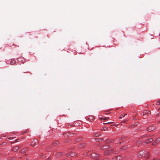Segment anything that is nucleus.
<instances>
[{"label":"nucleus","instance_id":"nucleus-1","mask_svg":"<svg viewBox=\"0 0 160 160\" xmlns=\"http://www.w3.org/2000/svg\"><path fill=\"white\" fill-rule=\"evenodd\" d=\"M118 151H115L111 149L106 151L104 152V154L105 155H107L111 153L116 154L118 153Z\"/></svg>","mask_w":160,"mask_h":160},{"label":"nucleus","instance_id":"nucleus-2","mask_svg":"<svg viewBox=\"0 0 160 160\" xmlns=\"http://www.w3.org/2000/svg\"><path fill=\"white\" fill-rule=\"evenodd\" d=\"M145 151H140L138 154V157L140 158L142 157H145Z\"/></svg>","mask_w":160,"mask_h":160},{"label":"nucleus","instance_id":"nucleus-3","mask_svg":"<svg viewBox=\"0 0 160 160\" xmlns=\"http://www.w3.org/2000/svg\"><path fill=\"white\" fill-rule=\"evenodd\" d=\"M38 143V140L36 139H34L33 141L32 142L31 145L32 146H35L37 145Z\"/></svg>","mask_w":160,"mask_h":160},{"label":"nucleus","instance_id":"nucleus-4","mask_svg":"<svg viewBox=\"0 0 160 160\" xmlns=\"http://www.w3.org/2000/svg\"><path fill=\"white\" fill-rule=\"evenodd\" d=\"M160 142V138H158L152 143V145H155Z\"/></svg>","mask_w":160,"mask_h":160},{"label":"nucleus","instance_id":"nucleus-5","mask_svg":"<svg viewBox=\"0 0 160 160\" xmlns=\"http://www.w3.org/2000/svg\"><path fill=\"white\" fill-rule=\"evenodd\" d=\"M155 129V127L154 126H150L147 129V130L149 132H150L154 130Z\"/></svg>","mask_w":160,"mask_h":160},{"label":"nucleus","instance_id":"nucleus-6","mask_svg":"<svg viewBox=\"0 0 160 160\" xmlns=\"http://www.w3.org/2000/svg\"><path fill=\"white\" fill-rule=\"evenodd\" d=\"M99 156V155L95 153H92L90 155V157L92 158H96Z\"/></svg>","mask_w":160,"mask_h":160},{"label":"nucleus","instance_id":"nucleus-7","mask_svg":"<svg viewBox=\"0 0 160 160\" xmlns=\"http://www.w3.org/2000/svg\"><path fill=\"white\" fill-rule=\"evenodd\" d=\"M120 156H116L114 157L112 159V160H119L121 159Z\"/></svg>","mask_w":160,"mask_h":160},{"label":"nucleus","instance_id":"nucleus-8","mask_svg":"<svg viewBox=\"0 0 160 160\" xmlns=\"http://www.w3.org/2000/svg\"><path fill=\"white\" fill-rule=\"evenodd\" d=\"M21 147V146H17L14 148L13 149V151L14 152H16L17 151L19 148H20Z\"/></svg>","mask_w":160,"mask_h":160},{"label":"nucleus","instance_id":"nucleus-9","mask_svg":"<svg viewBox=\"0 0 160 160\" xmlns=\"http://www.w3.org/2000/svg\"><path fill=\"white\" fill-rule=\"evenodd\" d=\"M75 155V153L74 152H71L70 153H68L67 154V156L68 157H72L74 156Z\"/></svg>","mask_w":160,"mask_h":160},{"label":"nucleus","instance_id":"nucleus-10","mask_svg":"<svg viewBox=\"0 0 160 160\" xmlns=\"http://www.w3.org/2000/svg\"><path fill=\"white\" fill-rule=\"evenodd\" d=\"M28 148H25L23 149L21 151V153H25L26 152V151L28 150Z\"/></svg>","mask_w":160,"mask_h":160},{"label":"nucleus","instance_id":"nucleus-11","mask_svg":"<svg viewBox=\"0 0 160 160\" xmlns=\"http://www.w3.org/2000/svg\"><path fill=\"white\" fill-rule=\"evenodd\" d=\"M153 139L152 138H150L149 139H147L146 142V143H149L151 142H152V141H153Z\"/></svg>","mask_w":160,"mask_h":160},{"label":"nucleus","instance_id":"nucleus-12","mask_svg":"<svg viewBox=\"0 0 160 160\" xmlns=\"http://www.w3.org/2000/svg\"><path fill=\"white\" fill-rule=\"evenodd\" d=\"M108 146L107 145H104L101 147V149H107L108 148Z\"/></svg>","mask_w":160,"mask_h":160},{"label":"nucleus","instance_id":"nucleus-13","mask_svg":"<svg viewBox=\"0 0 160 160\" xmlns=\"http://www.w3.org/2000/svg\"><path fill=\"white\" fill-rule=\"evenodd\" d=\"M149 112L150 113H151V112L149 111H148L147 110L144 111L143 112V115H146V114H148L149 113Z\"/></svg>","mask_w":160,"mask_h":160},{"label":"nucleus","instance_id":"nucleus-14","mask_svg":"<svg viewBox=\"0 0 160 160\" xmlns=\"http://www.w3.org/2000/svg\"><path fill=\"white\" fill-rule=\"evenodd\" d=\"M100 118V119L101 120H102L103 119L104 120H107V119H108L109 118L108 117H105V118Z\"/></svg>","mask_w":160,"mask_h":160},{"label":"nucleus","instance_id":"nucleus-15","mask_svg":"<svg viewBox=\"0 0 160 160\" xmlns=\"http://www.w3.org/2000/svg\"><path fill=\"white\" fill-rule=\"evenodd\" d=\"M112 140H108L106 141V143H110L112 142Z\"/></svg>","mask_w":160,"mask_h":160},{"label":"nucleus","instance_id":"nucleus-16","mask_svg":"<svg viewBox=\"0 0 160 160\" xmlns=\"http://www.w3.org/2000/svg\"><path fill=\"white\" fill-rule=\"evenodd\" d=\"M59 143L57 141H55L53 143V145L55 146H57L58 144Z\"/></svg>","mask_w":160,"mask_h":160},{"label":"nucleus","instance_id":"nucleus-17","mask_svg":"<svg viewBox=\"0 0 160 160\" xmlns=\"http://www.w3.org/2000/svg\"><path fill=\"white\" fill-rule=\"evenodd\" d=\"M127 146H123V147L121 149H123V150H125L127 149Z\"/></svg>","mask_w":160,"mask_h":160},{"label":"nucleus","instance_id":"nucleus-18","mask_svg":"<svg viewBox=\"0 0 160 160\" xmlns=\"http://www.w3.org/2000/svg\"><path fill=\"white\" fill-rule=\"evenodd\" d=\"M127 115V114H124L123 115H121V116L119 117V118L120 119H122V117H124L126 115Z\"/></svg>","mask_w":160,"mask_h":160},{"label":"nucleus","instance_id":"nucleus-19","mask_svg":"<svg viewBox=\"0 0 160 160\" xmlns=\"http://www.w3.org/2000/svg\"><path fill=\"white\" fill-rule=\"evenodd\" d=\"M128 119H125V120H124L123 121H122L121 122V123H122V122L123 123H126L128 121Z\"/></svg>","mask_w":160,"mask_h":160},{"label":"nucleus","instance_id":"nucleus-20","mask_svg":"<svg viewBox=\"0 0 160 160\" xmlns=\"http://www.w3.org/2000/svg\"><path fill=\"white\" fill-rule=\"evenodd\" d=\"M107 127H104L103 129H102V130L103 131H106L107 130Z\"/></svg>","mask_w":160,"mask_h":160},{"label":"nucleus","instance_id":"nucleus-21","mask_svg":"<svg viewBox=\"0 0 160 160\" xmlns=\"http://www.w3.org/2000/svg\"><path fill=\"white\" fill-rule=\"evenodd\" d=\"M112 123H113V122H106L104 123L103 124H106Z\"/></svg>","mask_w":160,"mask_h":160},{"label":"nucleus","instance_id":"nucleus-22","mask_svg":"<svg viewBox=\"0 0 160 160\" xmlns=\"http://www.w3.org/2000/svg\"><path fill=\"white\" fill-rule=\"evenodd\" d=\"M160 104V101H158L156 103V105H159Z\"/></svg>","mask_w":160,"mask_h":160},{"label":"nucleus","instance_id":"nucleus-23","mask_svg":"<svg viewBox=\"0 0 160 160\" xmlns=\"http://www.w3.org/2000/svg\"><path fill=\"white\" fill-rule=\"evenodd\" d=\"M100 135V133H98L96 135H95L96 137H98Z\"/></svg>","mask_w":160,"mask_h":160},{"label":"nucleus","instance_id":"nucleus-24","mask_svg":"<svg viewBox=\"0 0 160 160\" xmlns=\"http://www.w3.org/2000/svg\"><path fill=\"white\" fill-rule=\"evenodd\" d=\"M152 160H159L158 159H153Z\"/></svg>","mask_w":160,"mask_h":160},{"label":"nucleus","instance_id":"nucleus-25","mask_svg":"<svg viewBox=\"0 0 160 160\" xmlns=\"http://www.w3.org/2000/svg\"><path fill=\"white\" fill-rule=\"evenodd\" d=\"M11 64H14V62H11Z\"/></svg>","mask_w":160,"mask_h":160},{"label":"nucleus","instance_id":"nucleus-26","mask_svg":"<svg viewBox=\"0 0 160 160\" xmlns=\"http://www.w3.org/2000/svg\"><path fill=\"white\" fill-rule=\"evenodd\" d=\"M134 125H132V126H131V127H134Z\"/></svg>","mask_w":160,"mask_h":160},{"label":"nucleus","instance_id":"nucleus-27","mask_svg":"<svg viewBox=\"0 0 160 160\" xmlns=\"http://www.w3.org/2000/svg\"><path fill=\"white\" fill-rule=\"evenodd\" d=\"M47 160H50V158H48L47 159Z\"/></svg>","mask_w":160,"mask_h":160},{"label":"nucleus","instance_id":"nucleus-28","mask_svg":"<svg viewBox=\"0 0 160 160\" xmlns=\"http://www.w3.org/2000/svg\"><path fill=\"white\" fill-rule=\"evenodd\" d=\"M139 144V142H137V144Z\"/></svg>","mask_w":160,"mask_h":160},{"label":"nucleus","instance_id":"nucleus-29","mask_svg":"<svg viewBox=\"0 0 160 160\" xmlns=\"http://www.w3.org/2000/svg\"><path fill=\"white\" fill-rule=\"evenodd\" d=\"M134 119H135V118H134L133 120H134Z\"/></svg>","mask_w":160,"mask_h":160},{"label":"nucleus","instance_id":"nucleus-30","mask_svg":"<svg viewBox=\"0 0 160 160\" xmlns=\"http://www.w3.org/2000/svg\"><path fill=\"white\" fill-rule=\"evenodd\" d=\"M147 154H149V153H147Z\"/></svg>","mask_w":160,"mask_h":160}]
</instances>
